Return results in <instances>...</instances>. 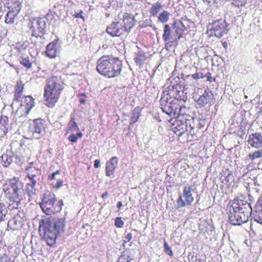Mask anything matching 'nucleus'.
<instances>
[{
  "instance_id": "nucleus-1",
  "label": "nucleus",
  "mask_w": 262,
  "mask_h": 262,
  "mask_svg": "<svg viewBox=\"0 0 262 262\" xmlns=\"http://www.w3.org/2000/svg\"><path fill=\"white\" fill-rule=\"evenodd\" d=\"M65 220L63 218L49 216L39 222V231L50 246H53L57 235L64 231Z\"/></svg>"
},
{
  "instance_id": "nucleus-2",
  "label": "nucleus",
  "mask_w": 262,
  "mask_h": 262,
  "mask_svg": "<svg viewBox=\"0 0 262 262\" xmlns=\"http://www.w3.org/2000/svg\"><path fill=\"white\" fill-rule=\"evenodd\" d=\"M23 183L18 178L13 177L6 181L3 190L8 195V205L10 210L20 208L21 201L23 199Z\"/></svg>"
},
{
  "instance_id": "nucleus-3",
  "label": "nucleus",
  "mask_w": 262,
  "mask_h": 262,
  "mask_svg": "<svg viewBox=\"0 0 262 262\" xmlns=\"http://www.w3.org/2000/svg\"><path fill=\"white\" fill-rule=\"evenodd\" d=\"M252 212V207L246 201L235 199L229 208V222L233 225H241L248 221Z\"/></svg>"
},
{
  "instance_id": "nucleus-4",
  "label": "nucleus",
  "mask_w": 262,
  "mask_h": 262,
  "mask_svg": "<svg viewBox=\"0 0 262 262\" xmlns=\"http://www.w3.org/2000/svg\"><path fill=\"white\" fill-rule=\"evenodd\" d=\"M64 86L63 79L60 75H52L47 79L43 97L47 106L52 107L55 105Z\"/></svg>"
},
{
  "instance_id": "nucleus-5",
  "label": "nucleus",
  "mask_w": 262,
  "mask_h": 262,
  "mask_svg": "<svg viewBox=\"0 0 262 262\" xmlns=\"http://www.w3.org/2000/svg\"><path fill=\"white\" fill-rule=\"evenodd\" d=\"M97 71L102 75L108 78L119 76L121 72L122 61L118 58L103 56L97 61Z\"/></svg>"
},
{
  "instance_id": "nucleus-6",
  "label": "nucleus",
  "mask_w": 262,
  "mask_h": 262,
  "mask_svg": "<svg viewBox=\"0 0 262 262\" xmlns=\"http://www.w3.org/2000/svg\"><path fill=\"white\" fill-rule=\"evenodd\" d=\"M56 202L55 195L50 191L46 192L40 203V206L44 213L47 215L51 214L55 212H59L61 210V205H63L62 201L58 202V206L55 205Z\"/></svg>"
},
{
  "instance_id": "nucleus-7",
  "label": "nucleus",
  "mask_w": 262,
  "mask_h": 262,
  "mask_svg": "<svg viewBox=\"0 0 262 262\" xmlns=\"http://www.w3.org/2000/svg\"><path fill=\"white\" fill-rule=\"evenodd\" d=\"M161 109L163 112L173 118H181L183 114L185 106H181L177 102L168 101V97L163 96L160 99Z\"/></svg>"
},
{
  "instance_id": "nucleus-8",
  "label": "nucleus",
  "mask_w": 262,
  "mask_h": 262,
  "mask_svg": "<svg viewBox=\"0 0 262 262\" xmlns=\"http://www.w3.org/2000/svg\"><path fill=\"white\" fill-rule=\"evenodd\" d=\"M29 32L32 36L41 38L45 32L46 23L45 18H32L30 19Z\"/></svg>"
},
{
  "instance_id": "nucleus-9",
  "label": "nucleus",
  "mask_w": 262,
  "mask_h": 262,
  "mask_svg": "<svg viewBox=\"0 0 262 262\" xmlns=\"http://www.w3.org/2000/svg\"><path fill=\"white\" fill-rule=\"evenodd\" d=\"M44 122L41 119H36L29 122L28 131L33 138L38 139L45 134Z\"/></svg>"
},
{
  "instance_id": "nucleus-10",
  "label": "nucleus",
  "mask_w": 262,
  "mask_h": 262,
  "mask_svg": "<svg viewBox=\"0 0 262 262\" xmlns=\"http://www.w3.org/2000/svg\"><path fill=\"white\" fill-rule=\"evenodd\" d=\"M228 24L225 19H219L209 23L208 28L213 31L216 37L221 38L228 33Z\"/></svg>"
},
{
  "instance_id": "nucleus-11",
  "label": "nucleus",
  "mask_w": 262,
  "mask_h": 262,
  "mask_svg": "<svg viewBox=\"0 0 262 262\" xmlns=\"http://www.w3.org/2000/svg\"><path fill=\"white\" fill-rule=\"evenodd\" d=\"M22 0H12L13 5L11 6V10L8 11L5 15V21L8 24H12L15 20L18 19V15L21 9Z\"/></svg>"
},
{
  "instance_id": "nucleus-12",
  "label": "nucleus",
  "mask_w": 262,
  "mask_h": 262,
  "mask_svg": "<svg viewBox=\"0 0 262 262\" xmlns=\"http://www.w3.org/2000/svg\"><path fill=\"white\" fill-rule=\"evenodd\" d=\"M21 160L19 157L15 155L10 151H7L0 157V163L3 167H7L11 164L19 165Z\"/></svg>"
},
{
  "instance_id": "nucleus-13",
  "label": "nucleus",
  "mask_w": 262,
  "mask_h": 262,
  "mask_svg": "<svg viewBox=\"0 0 262 262\" xmlns=\"http://www.w3.org/2000/svg\"><path fill=\"white\" fill-rule=\"evenodd\" d=\"M126 28L123 27L121 21H114L106 28V32L113 37L120 36L126 33Z\"/></svg>"
},
{
  "instance_id": "nucleus-14",
  "label": "nucleus",
  "mask_w": 262,
  "mask_h": 262,
  "mask_svg": "<svg viewBox=\"0 0 262 262\" xmlns=\"http://www.w3.org/2000/svg\"><path fill=\"white\" fill-rule=\"evenodd\" d=\"M119 21H121L123 27L126 28V33H128L134 26L136 20L130 13H124L122 17H120Z\"/></svg>"
},
{
  "instance_id": "nucleus-15",
  "label": "nucleus",
  "mask_w": 262,
  "mask_h": 262,
  "mask_svg": "<svg viewBox=\"0 0 262 262\" xmlns=\"http://www.w3.org/2000/svg\"><path fill=\"white\" fill-rule=\"evenodd\" d=\"M172 32L175 35L174 42H177L182 37V34L186 30V27L181 21L174 22L172 25Z\"/></svg>"
},
{
  "instance_id": "nucleus-16",
  "label": "nucleus",
  "mask_w": 262,
  "mask_h": 262,
  "mask_svg": "<svg viewBox=\"0 0 262 262\" xmlns=\"http://www.w3.org/2000/svg\"><path fill=\"white\" fill-rule=\"evenodd\" d=\"M214 96L213 93L209 89L206 90L203 94L200 96L197 102L199 105L202 106L206 104L209 103L213 100Z\"/></svg>"
},
{
  "instance_id": "nucleus-17",
  "label": "nucleus",
  "mask_w": 262,
  "mask_h": 262,
  "mask_svg": "<svg viewBox=\"0 0 262 262\" xmlns=\"http://www.w3.org/2000/svg\"><path fill=\"white\" fill-rule=\"evenodd\" d=\"M248 141L252 147L259 148L262 146V135L257 133L252 134L249 135Z\"/></svg>"
},
{
  "instance_id": "nucleus-18",
  "label": "nucleus",
  "mask_w": 262,
  "mask_h": 262,
  "mask_svg": "<svg viewBox=\"0 0 262 262\" xmlns=\"http://www.w3.org/2000/svg\"><path fill=\"white\" fill-rule=\"evenodd\" d=\"M118 164V158L116 157H112L110 161L106 162L105 166L106 175L111 177L115 172V169Z\"/></svg>"
},
{
  "instance_id": "nucleus-19",
  "label": "nucleus",
  "mask_w": 262,
  "mask_h": 262,
  "mask_svg": "<svg viewBox=\"0 0 262 262\" xmlns=\"http://www.w3.org/2000/svg\"><path fill=\"white\" fill-rule=\"evenodd\" d=\"M10 128L9 118L7 116L2 115L0 118V134L2 137H4Z\"/></svg>"
},
{
  "instance_id": "nucleus-20",
  "label": "nucleus",
  "mask_w": 262,
  "mask_h": 262,
  "mask_svg": "<svg viewBox=\"0 0 262 262\" xmlns=\"http://www.w3.org/2000/svg\"><path fill=\"white\" fill-rule=\"evenodd\" d=\"M163 32L162 38L165 42H167L170 40H171V42H174L175 35L173 33L172 31L171 30L168 25H164ZM166 44H167V43H166Z\"/></svg>"
},
{
  "instance_id": "nucleus-21",
  "label": "nucleus",
  "mask_w": 262,
  "mask_h": 262,
  "mask_svg": "<svg viewBox=\"0 0 262 262\" xmlns=\"http://www.w3.org/2000/svg\"><path fill=\"white\" fill-rule=\"evenodd\" d=\"M192 186H186L184 187L182 196L185 199L186 204L190 205L194 201L192 194Z\"/></svg>"
},
{
  "instance_id": "nucleus-22",
  "label": "nucleus",
  "mask_w": 262,
  "mask_h": 262,
  "mask_svg": "<svg viewBox=\"0 0 262 262\" xmlns=\"http://www.w3.org/2000/svg\"><path fill=\"white\" fill-rule=\"evenodd\" d=\"M57 49L56 43L54 42H50L46 47V55L51 58H55L57 56Z\"/></svg>"
},
{
  "instance_id": "nucleus-23",
  "label": "nucleus",
  "mask_w": 262,
  "mask_h": 262,
  "mask_svg": "<svg viewBox=\"0 0 262 262\" xmlns=\"http://www.w3.org/2000/svg\"><path fill=\"white\" fill-rule=\"evenodd\" d=\"M135 62L137 65L141 67L147 59L145 53L142 50H138L135 52Z\"/></svg>"
},
{
  "instance_id": "nucleus-24",
  "label": "nucleus",
  "mask_w": 262,
  "mask_h": 262,
  "mask_svg": "<svg viewBox=\"0 0 262 262\" xmlns=\"http://www.w3.org/2000/svg\"><path fill=\"white\" fill-rule=\"evenodd\" d=\"M30 112L29 109H28L20 104V106L15 112L16 117L19 118L20 121H24L25 120H24L23 119L27 117Z\"/></svg>"
},
{
  "instance_id": "nucleus-25",
  "label": "nucleus",
  "mask_w": 262,
  "mask_h": 262,
  "mask_svg": "<svg viewBox=\"0 0 262 262\" xmlns=\"http://www.w3.org/2000/svg\"><path fill=\"white\" fill-rule=\"evenodd\" d=\"M29 44V43L28 41H19L16 43V49L18 52V55H25Z\"/></svg>"
},
{
  "instance_id": "nucleus-26",
  "label": "nucleus",
  "mask_w": 262,
  "mask_h": 262,
  "mask_svg": "<svg viewBox=\"0 0 262 262\" xmlns=\"http://www.w3.org/2000/svg\"><path fill=\"white\" fill-rule=\"evenodd\" d=\"M260 200H258L256 205L255 210L254 213V220L257 223L262 225V205H259Z\"/></svg>"
},
{
  "instance_id": "nucleus-27",
  "label": "nucleus",
  "mask_w": 262,
  "mask_h": 262,
  "mask_svg": "<svg viewBox=\"0 0 262 262\" xmlns=\"http://www.w3.org/2000/svg\"><path fill=\"white\" fill-rule=\"evenodd\" d=\"M26 169L28 171L27 177L30 181L29 183L33 185H37L36 178V173L38 172L37 170L34 169V168L33 169L31 167H28Z\"/></svg>"
},
{
  "instance_id": "nucleus-28",
  "label": "nucleus",
  "mask_w": 262,
  "mask_h": 262,
  "mask_svg": "<svg viewBox=\"0 0 262 262\" xmlns=\"http://www.w3.org/2000/svg\"><path fill=\"white\" fill-rule=\"evenodd\" d=\"M34 100L31 96H27L25 97L24 100H23L20 104L24 107L29 109V111L34 106Z\"/></svg>"
},
{
  "instance_id": "nucleus-29",
  "label": "nucleus",
  "mask_w": 262,
  "mask_h": 262,
  "mask_svg": "<svg viewBox=\"0 0 262 262\" xmlns=\"http://www.w3.org/2000/svg\"><path fill=\"white\" fill-rule=\"evenodd\" d=\"M133 251H126L119 257V260L121 262H130L134 257Z\"/></svg>"
},
{
  "instance_id": "nucleus-30",
  "label": "nucleus",
  "mask_w": 262,
  "mask_h": 262,
  "mask_svg": "<svg viewBox=\"0 0 262 262\" xmlns=\"http://www.w3.org/2000/svg\"><path fill=\"white\" fill-rule=\"evenodd\" d=\"M178 120L176 121V127L174 132H179V136H181L184 133L185 126V119H180V118H177Z\"/></svg>"
},
{
  "instance_id": "nucleus-31",
  "label": "nucleus",
  "mask_w": 262,
  "mask_h": 262,
  "mask_svg": "<svg viewBox=\"0 0 262 262\" xmlns=\"http://www.w3.org/2000/svg\"><path fill=\"white\" fill-rule=\"evenodd\" d=\"M9 209L8 205L7 206L2 202H0V223L5 220L6 216L8 214Z\"/></svg>"
},
{
  "instance_id": "nucleus-32",
  "label": "nucleus",
  "mask_w": 262,
  "mask_h": 262,
  "mask_svg": "<svg viewBox=\"0 0 262 262\" xmlns=\"http://www.w3.org/2000/svg\"><path fill=\"white\" fill-rule=\"evenodd\" d=\"M162 8L163 6L161 3L157 2L152 5L149 10V13L152 16H156Z\"/></svg>"
},
{
  "instance_id": "nucleus-33",
  "label": "nucleus",
  "mask_w": 262,
  "mask_h": 262,
  "mask_svg": "<svg viewBox=\"0 0 262 262\" xmlns=\"http://www.w3.org/2000/svg\"><path fill=\"white\" fill-rule=\"evenodd\" d=\"M36 186L37 185H33L29 183L26 184V190L29 196L32 197L36 194Z\"/></svg>"
},
{
  "instance_id": "nucleus-34",
  "label": "nucleus",
  "mask_w": 262,
  "mask_h": 262,
  "mask_svg": "<svg viewBox=\"0 0 262 262\" xmlns=\"http://www.w3.org/2000/svg\"><path fill=\"white\" fill-rule=\"evenodd\" d=\"M24 87L21 84H17L14 93V101H18L19 99L21 97L22 95V92L23 90Z\"/></svg>"
},
{
  "instance_id": "nucleus-35",
  "label": "nucleus",
  "mask_w": 262,
  "mask_h": 262,
  "mask_svg": "<svg viewBox=\"0 0 262 262\" xmlns=\"http://www.w3.org/2000/svg\"><path fill=\"white\" fill-rule=\"evenodd\" d=\"M170 13L167 11H163L158 16V20L162 23L167 22L169 19Z\"/></svg>"
},
{
  "instance_id": "nucleus-36",
  "label": "nucleus",
  "mask_w": 262,
  "mask_h": 262,
  "mask_svg": "<svg viewBox=\"0 0 262 262\" xmlns=\"http://www.w3.org/2000/svg\"><path fill=\"white\" fill-rule=\"evenodd\" d=\"M139 111L140 108L139 107H136L133 110L130 118V124H134L138 121L139 117Z\"/></svg>"
},
{
  "instance_id": "nucleus-37",
  "label": "nucleus",
  "mask_w": 262,
  "mask_h": 262,
  "mask_svg": "<svg viewBox=\"0 0 262 262\" xmlns=\"http://www.w3.org/2000/svg\"><path fill=\"white\" fill-rule=\"evenodd\" d=\"M185 126L184 133L188 132V134H192V130L194 127L190 120L185 119Z\"/></svg>"
},
{
  "instance_id": "nucleus-38",
  "label": "nucleus",
  "mask_w": 262,
  "mask_h": 262,
  "mask_svg": "<svg viewBox=\"0 0 262 262\" xmlns=\"http://www.w3.org/2000/svg\"><path fill=\"white\" fill-rule=\"evenodd\" d=\"M20 57H21L20 63L27 68H30L32 66V63L29 60L28 57H25V55L20 56Z\"/></svg>"
},
{
  "instance_id": "nucleus-39",
  "label": "nucleus",
  "mask_w": 262,
  "mask_h": 262,
  "mask_svg": "<svg viewBox=\"0 0 262 262\" xmlns=\"http://www.w3.org/2000/svg\"><path fill=\"white\" fill-rule=\"evenodd\" d=\"M248 157L251 161H253L255 159L262 157V148L260 150L255 151L253 153H249Z\"/></svg>"
},
{
  "instance_id": "nucleus-40",
  "label": "nucleus",
  "mask_w": 262,
  "mask_h": 262,
  "mask_svg": "<svg viewBox=\"0 0 262 262\" xmlns=\"http://www.w3.org/2000/svg\"><path fill=\"white\" fill-rule=\"evenodd\" d=\"M68 127L70 130H77L79 129L77 123L75 121L74 117H71L70 121L68 124Z\"/></svg>"
},
{
  "instance_id": "nucleus-41",
  "label": "nucleus",
  "mask_w": 262,
  "mask_h": 262,
  "mask_svg": "<svg viewBox=\"0 0 262 262\" xmlns=\"http://www.w3.org/2000/svg\"><path fill=\"white\" fill-rule=\"evenodd\" d=\"M164 251L166 253H167L169 256H172L173 255V252L171 248L169 246L168 243L166 242H165L164 243Z\"/></svg>"
},
{
  "instance_id": "nucleus-42",
  "label": "nucleus",
  "mask_w": 262,
  "mask_h": 262,
  "mask_svg": "<svg viewBox=\"0 0 262 262\" xmlns=\"http://www.w3.org/2000/svg\"><path fill=\"white\" fill-rule=\"evenodd\" d=\"M182 196L181 195H180L179 199L177 200V208L183 207H185L186 205H187L186 204L185 201H183L182 199Z\"/></svg>"
},
{
  "instance_id": "nucleus-43",
  "label": "nucleus",
  "mask_w": 262,
  "mask_h": 262,
  "mask_svg": "<svg viewBox=\"0 0 262 262\" xmlns=\"http://www.w3.org/2000/svg\"><path fill=\"white\" fill-rule=\"evenodd\" d=\"M115 225L117 227H121L124 225V222L121 220V218L117 217L115 221Z\"/></svg>"
},
{
  "instance_id": "nucleus-44",
  "label": "nucleus",
  "mask_w": 262,
  "mask_h": 262,
  "mask_svg": "<svg viewBox=\"0 0 262 262\" xmlns=\"http://www.w3.org/2000/svg\"><path fill=\"white\" fill-rule=\"evenodd\" d=\"M0 262H11L10 258L6 254L0 256Z\"/></svg>"
},
{
  "instance_id": "nucleus-45",
  "label": "nucleus",
  "mask_w": 262,
  "mask_h": 262,
  "mask_svg": "<svg viewBox=\"0 0 262 262\" xmlns=\"http://www.w3.org/2000/svg\"><path fill=\"white\" fill-rule=\"evenodd\" d=\"M231 5L235 7L239 8L243 6V4L242 2L239 0H233L231 2Z\"/></svg>"
},
{
  "instance_id": "nucleus-46",
  "label": "nucleus",
  "mask_w": 262,
  "mask_h": 262,
  "mask_svg": "<svg viewBox=\"0 0 262 262\" xmlns=\"http://www.w3.org/2000/svg\"><path fill=\"white\" fill-rule=\"evenodd\" d=\"M191 78H192L194 79H200L199 74L198 73V72H196L195 74H192V75H188L186 76L185 80H189Z\"/></svg>"
},
{
  "instance_id": "nucleus-47",
  "label": "nucleus",
  "mask_w": 262,
  "mask_h": 262,
  "mask_svg": "<svg viewBox=\"0 0 262 262\" xmlns=\"http://www.w3.org/2000/svg\"><path fill=\"white\" fill-rule=\"evenodd\" d=\"M68 139L70 141H71L72 143H76L77 141V136H76V135L74 134H71L69 136Z\"/></svg>"
},
{
  "instance_id": "nucleus-48",
  "label": "nucleus",
  "mask_w": 262,
  "mask_h": 262,
  "mask_svg": "<svg viewBox=\"0 0 262 262\" xmlns=\"http://www.w3.org/2000/svg\"><path fill=\"white\" fill-rule=\"evenodd\" d=\"M132 238V233H129L126 234V235L125 236V240L124 241V243L128 242H129L131 239Z\"/></svg>"
},
{
  "instance_id": "nucleus-49",
  "label": "nucleus",
  "mask_w": 262,
  "mask_h": 262,
  "mask_svg": "<svg viewBox=\"0 0 262 262\" xmlns=\"http://www.w3.org/2000/svg\"><path fill=\"white\" fill-rule=\"evenodd\" d=\"M62 184H63V181L60 180V179H59L57 180V182H56V188H59L60 187H61L62 185Z\"/></svg>"
},
{
  "instance_id": "nucleus-50",
  "label": "nucleus",
  "mask_w": 262,
  "mask_h": 262,
  "mask_svg": "<svg viewBox=\"0 0 262 262\" xmlns=\"http://www.w3.org/2000/svg\"><path fill=\"white\" fill-rule=\"evenodd\" d=\"M59 170H56L55 172H54L51 176H49V178L51 180L55 179L56 174H59Z\"/></svg>"
},
{
  "instance_id": "nucleus-51",
  "label": "nucleus",
  "mask_w": 262,
  "mask_h": 262,
  "mask_svg": "<svg viewBox=\"0 0 262 262\" xmlns=\"http://www.w3.org/2000/svg\"><path fill=\"white\" fill-rule=\"evenodd\" d=\"M94 166L95 168H98L100 166V161L99 160H96L94 161Z\"/></svg>"
},
{
  "instance_id": "nucleus-52",
  "label": "nucleus",
  "mask_w": 262,
  "mask_h": 262,
  "mask_svg": "<svg viewBox=\"0 0 262 262\" xmlns=\"http://www.w3.org/2000/svg\"><path fill=\"white\" fill-rule=\"evenodd\" d=\"M108 192L107 191H105V192H104L102 195H101V198L102 199H106L107 198L108 196Z\"/></svg>"
},
{
  "instance_id": "nucleus-53",
  "label": "nucleus",
  "mask_w": 262,
  "mask_h": 262,
  "mask_svg": "<svg viewBox=\"0 0 262 262\" xmlns=\"http://www.w3.org/2000/svg\"><path fill=\"white\" fill-rule=\"evenodd\" d=\"M222 44L224 48L227 49L228 46V42L226 41H222Z\"/></svg>"
},
{
  "instance_id": "nucleus-54",
  "label": "nucleus",
  "mask_w": 262,
  "mask_h": 262,
  "mask_svg": "<svg viewBox=\"0 0 262 262\" xmlns=\"http://www.w3.org/2000/svg\"><path fill=\"white\" fill-rule=\"evenodd\" d=\"M199 74V78H204L205 77V75L202 72H198Z\"/></svg>"
},
{
  "instance_id": "nucleus-55",
  "label": "nucleus",
  "mask_w": 262,
  "mask_h": 262,
  "mask_svg": "<svg viewBox=\"0 0 262 262\" xmlns=\"http://www.w3.org/2000/svg\"><path fill=\"white\" fill-rule=\"evenodd\" d=\"M4 14V11L2 10L1 5L0 4V18Z\"/></svg>"
},
{
  "instance_id": "nucleus-56",
  "label": "nucleus",
  "mask_w": 262,
  "mask_h": 262,
  "mask_svg": "<svg viewBox=\"0 0 262 262\" xmlns=\"http://www.w3.org/2000/svg\"><path fill=\"white\" fill-rule=\"evenodd\" d=\"M82 135H83L81 132H79L76 135V136H77V138H81L82 137Z\"/></svg>"
},
{
  "instance_id": "nucleus-57",
  "label": "nucleus",
  "mask_w": 262,
  "mask_h": 262,
  "mask_svg": "<svg viewBox=\"0 0 262 262\" xmlns=\"http://www.w3.org/2000/svg\"><path fill=\"white\" fill-rule=\"evenodd\" d=\"M79 102H80L81 104H85V100L83 98H80Z\"/></svg>"
},
{
  "instance_id": "nucleus-58",
  "label": "nucleus",
  "mask_w": 262,
  "mask_h": 262,
  "mask_svg": "<svg viewBox=\"0 0 262 262\" xmlns=\"http://www.w3.org/2000/svg\"><path fill=\"white\" fill-rule=\"evenodd\" d=\"M122 206V204L121 202H118L117 204V207L119 208H120Z\"/></svg>"
},
{
  "instance_id": "nucleus-59",
  "label": "nucleus",
  "mask_w": 262,
  "mask_h": 262,
  "mask_svg": "<svg viewBox=\"0 0 262 262\" xmlns=\"http://www.w3.org/2000/svg\"><path fill=\"white\" fill-rule=\"evenodd\" d=\"M203 1L207 4H209L211 3V0H203Z\"/></svg>"
},
{
  "instance_id": "nucleus-60",
  "label": "nucleus",
  "mask_w": 262,
  "mask_h": 262,
  "mask_svg": "<svg viewBox=\"0 0 262 262\" xmlns=\"http://www.w3.org/2000/svg\"><path fill=\"white\" fill-rule=\"evenodd\" d=\"M200 261H201L200 259L195 258V262H200Z\"/></svg>"
},
{
  "instance_id": "nucleus-61",
  "label": "nucleus",
  "mask_w": 262,
  "mask_h": 262,
  "mask_svg": "<svg viewBox=\"0 0 262 262\" xmlns=\"http://www.w3.org/2000/svg\"><path fill=\"white\" fill-rule=\"evenodd\" d=\"M85 95V94L84 93H81L80 94H79V97H81V96H84Z\"/></svg>"
},
{
  "instance_id": "nucleus-62",
  "label": "nucleus",
  "mask_w": 262,
  "mask_h": 262,
  "mask_svg": "<svg viewBox=\"0 0 262 262\" xmlns=\"http://www.w3.org/2000/svg\"><path fill=\"white\" fill-rule=\"evenodd\" d=\"M75 16H76V17H80L79 14H77Z\"/></svg>"
},
{
  "instance_id": "nucleus-63",
  "label": "nucleus",
  "mask_w": 262,
  "mask_h": 262,
  "mask_svg": "<svg viewBox=\"0 0 262 262\" xmlns=\"http://www.w3.org/2000/svg\"><path fill=\"white\" fill-rule=\"evenodd\" d=\"M259 205H262V200L260 201V204Z\"/></svg>"
},
{
  "instance_id": "nucleus-64",
  "label": "nucleus",
  "mask_w": 262,
  "mask_h": 262,
  "mask_svg": "<svg viewBox=\"0 0 262 262\" xmlns=\"http://www.w3.org/2000/svg\"><path fill=\"white\" fill-rule=\"evenodd\" d=\"M193 257H194V256H193V255H191V259H192Z\"/></svg>"
}]
</instances>
